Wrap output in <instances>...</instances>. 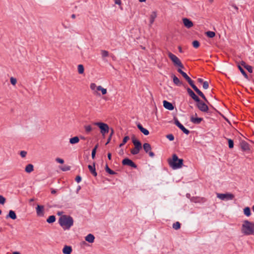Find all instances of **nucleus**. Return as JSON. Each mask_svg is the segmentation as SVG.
Returning a JSON list of instances; mask_svg holds the SVG:
<instances>
[{
  "label": "nucleus",
  "instance_id": "obj_1",
  "mask_svg": "<svg viewBox=\"0 0 254 254\" xmlns=\"http://www.w3.org/2000/svg\"><path fill=\"white\" fill-rule=\"evenodd\" d=\"M241 232L246 236L254 234V223L248 220H244L242 225Z\"/></svg>",
  "mask_w": 254,
  "mask_h": 254
},
{
  "label": "nucleus",
  "instance_id": "obj_2",
  "mask_svg": "<svg viewBox=\"0 0 254 254\" xmlns=\"http://www.w3.org/2000/svg\"><path fill=\"white\" fill-rule=\"evenodd\" d=\"M59 223L64 230H68L73 225V219L70 216L64 215L59 218Z\"/></svg>",
  "mask_w": 254,
  "mask_h": 254
},
{
  "label": "nucleus",
  "instance_id": "obj_3",
  "mask_svg": "<svg viewBox=\"0 0 254 254\" xmlns=\"http://www.w3.org/2000/svg\"><path fill=\"white\" fill-rule=\"evenodd\" d=\"M169 166L173 169H178L181 168L183 166L184 160L182 159H179L176 154H173L172 158L168 159Z\"/></svg>",
  "mask_w": 254,
  "mask_h": 254
},
{
  "label": "nucleus",
  "instance_id": "obj_4",
  "mask_svg": "<svg viewBox=\"0 0 254 254\" xmlns=\"http://www.w3.org/2000/svg\"><path fill=\"white\" fill-rule=\"evenodd\" d=\"M168 56L169 58L171 60L174 64L176 66L179 67L180 68H184V66L182 64L180 60L175 55L173 54L171 52L168 53Z\"/></svg>",
  "mask_w": 254,
  "mask_h": 254
},
{
  "label": "nucleus",
  "instance_id": "obj_5",
  "mask_svg": "<svg viewBox=\"0 0 254 254\" xmlns=\"http://www.w3.org/2000/svg\"><path fill=\"white\" fill-rule=\"evenodd\" d=\"M90 88L93 91V94H98L97 91H101L102 95H105L107 92L106 88H103L101 85L97 86L96 84L94 83L90 84Z\"/></svg>",
  "mask_w": 254,
  "mask_h": 254
},
{
  "label": "nucleus",
  "instance_id": "obj_6",
  "mask_svg": "<svg viewBox=\"0 0 254 254\" xmlns=\"http://www.w3.org/2000/svg\"><path fill=\"white\" fill-rule=\"evenodd\" d=\"M95 125L100 128L101 129V133L103 135H105V134L108 133L109 131V127L106 124L98 122L95 123Z\"/></svg>",
  "mask_w": 254,
  "mask_h": 254
},
{
  "label": "nucleus",
  "instance_id": "obj_7",
  "mask_svg": "<svg viewBox=\"0 0 254 254\" xmlns=\"http://www.w3.org/2000/svg\"><path fill=\"white\" fill-rule=\"evenodd\" d=\"M189 84L191 86V87L193 89V90L197 93V94L200 96L208 104V101L206 99L205 96L203 94V93L198 89V88L194 84L193 81L191 80Z\"/></svg>",
  "mask_w": 254,
  "mask_h": 254
},
{
  "label": "nucleus",
  "instance_id": "obj_8",
  "mask_svg": "<svg viewBox=\"0 0 254 254\" xmlns=\"http://www.w3.org/2000/svg\"><path fill=\"white\" fill-rule=\"evenodd\" d=\"M197 102L196 107L201 112L207 113L208 111V106L202 101L199 100V101H196Z\"/></svg>",
  "mask_w": 254,
  "mask_h": 254
},
{
  "label": "nucleus",
  "instance_id": "obj_9",
  "mask_svg": "<svg viewBox=\"0 0 254 254\" xmlns=\"http://www.w3.org/2000/svg\"><path fill=\"white\" fill-rule=\"evenodd\" d=\"M218 198L222 200H232L234 198V195L232 193H217Z\"/></svg>",
  "mask_w": 254,
  "mask_h": 254
},
{
  "label": "nucleus",
  "instance_id": "obj_10",
  "mask_svg": "<svg viewBox=\"0 0 254 254\" xmlns=\"http://www.w3.org/2000/svg\"><path fill=\"white\" fill-rule=\"evenodd\" d=\"M143 147L145 152L149 154L150 157H153L154 156V153L151 151V147L150 144L145 143L143 145Z\"/></svg>",
  "mask_w": 254,
  "mask_h": 254
},
{
  "label": "nucleus",
  "instance_id": "obj_11",
  "mask_svg": "<svg viewBox=\"0 0 254 254\" xmlns=\"http://www.w3.org/2000/svg\"><path fill=\"white\" fill-rule=\"evenodd\" d=\"M182 21L184 26L187 28H190L193 26V22L187 18H183Z\"/></svg>",
  "mask_w": 254,
  "mask_h": 254
},
{
  "label": "nucleus",
  "instance_id": "obj_12",
  "mask_svg": "<svg viewBox=\"0 0 254 254\" xmlns=\"http://www.w3.org/2000/svg\"><path fill=\"white\" fill-rule=\"evenodd\" d=\"M37 215L38 216H43L44 215V207L43 205H38L36 208Z\"/></svg>",
  "mask_w": 254,
  "mask_h": 254
},
{
  "label": "nucleus",
  "instance_id": "obj_13",
  "mask_svg": "<svg viewBox=\"0 0 254 254\" xmlns=\"http://www.w3.org/2000/svg\"><path fill=\"white\" fill-rule=\"evenodd\" d=\"M127 142V136L124 137L123 142L119 145V150L118 151V154L119 155L122 156L124 154V150L122 148V147Z\"/></svg>",
  "mask_w": 254,
  "mask_h": 254
},
{
  "label": "nucleus",
  "instance_id": "obj_14",
  "mask_svg": "<svg viewBox=\"0 0 254 254\" xmlns=\"http://www.w3.org/2000/svg\"><path fill=\"white\" fill-rule=\"evenodd\" d=\"M187 91L189 95L195 101H199V98L195 94L193 91L190 88L187 89Z\"/></svg>",
  "mask_w": 254,
  "mask_h": 254
},
{
  "label": "nucleus",
  "instance_id": "obj_15",
  "mask_svg": "<svg viewBox=\"0 0 254 254\" xmlns=\"http://www.w3.org/2000/svg\"><path fill=\"white\" fill-rule=\"evenodd\" d=\"M131 139L132 143L134 145V148H136V149L139 148L141 149L142 147L141 142L139 140L136 139L134 136L132 137Z\"/></svg>",
  "mask_w": 254,
  "mask_h": 254
},
{
  "label": "nucleus",
  "instance_id": "obj_16",
  "mask_svg": "<svg viewBox=\"0 0 254 254\" xmlns=\"http://www.w3.org/2000/svg\"><path fill=\"white\" fill-rule=\"evenodd\" d=\"M157 14L156 11H152L149 16V25H151L154 23L155 18L157 17Z\"/></svg>",
  "mask_w": 254,
  "mask_h": 254
},
{
  "label": "nucleus",
  "instance_id": "obj_17",
  "mask_svg": "<svg viewBox=\"0 0 254 254\" xmlns=\"http://www.w3.org/2000/svg\"><path fill=\"white\" fill-rule=\"evenodd\" d=\"M182 68H179L178 69V71L182 74V75L185 78L186 80L189 83L192 80L190 79V78L187 74L186 73L184 72L182 70Z\"/></svg>",
  "mask_w": 254,
  "mask_h": 254
},
{
  "label": "nucleus",
  "instance_id": "obj_18",
  "mask_svg": "<svg viewBox=\"0 0 254 254\" xmlns=\"http://www.w3.org/2000/svg\"><path fill=\"white\" fill-rule=\"evenodd\" d=\"M163 106L166 109L169 110L171 111L174 109V106L172 104L166 100L163 101Z\"/></svg>",
  "mask_w": 254,
  "mask_h": 254
},
{
  "label": "nucleus",
  "instance_id": "obj_19",
  "mask_svg": "<svg viewBox=\"0 0 254 254\" xmlns=\"http://www.w3.org/2000/svg\"><path fill=\"white\" fill-rule=\"evenodd\" d=\"M88 168L90 172V173L94 176L96 177L97 175V174L96 172L95 164L94 163L93 165H89L88 166Z\"/></svg>",
  "mask_w": 254,
  "mask_h": 254
},
{
  "label": "nucleus",
  "instance_id": "obj_20",
  "mask_svg": "<svg viewBox=\"0 0 254 254\" xmlns=\"http://www.w3.org/2000/svg\"><path fill=\"white\" fill-rule=\"evenodd\" d=\"M72 248L70 246H65L63 249V253L64 254H71Z\"/></svg>",
  "mask_w": 254,
  "mask_h": 254
},
{
  "label": "nucleus",
  "instance_id": "obj_21",
  "mask_svg": "<svg viewBox=\"0 0 254 254\" xmlns=\"http://www.w3.org/2000/svg\"><path fill=\"white\" fill-rule=\"evenodd\" d=\"M85 239L87 242L92 243L94 241L95 237L93 235L89 234L85 237Z\"/></svg>",
  "mask_w": 254,
  "mask_h": 254
},
{
  "label": "nucleus",
  "instance_id": "obj_22",
  "mask_svg": "<svg viewBox=\"0 0 254 254\" xmlns=\"http://www.w3.org/2000/svg\"><path fill=\"white\" fill-rule=\"evenodd\" d=\"M190 120L193 124H199L202 121V118H194L193 116H191L190 117Z\"/></svg>",
  "mask_w": 254,
  "mask_h": 254
},
{
  "label": "nucleus",
  "instance_id": "obj_23",
  "mask_svg": "<svg viewBox=\"0 0 254 254\" xmlns=\"http://www.w3.org/2000/svg\"><path fill=\"white\" fill-rule=\"evenodd\" d=\"M137 127L139 129L140 131L142 133H143L144 135H147L149 134V131L147 129H146L144 128V127H143L140 124H138L137 125Z\"/></svg>",
  "mask_w": 254,
  "mask_h": 254
},
{
  "label": "nucleus",
  "instance_id": "obj_24",
  "mask_svg": "<svg viewBox=\"0 0 254 254\" xmlns=\"http://www.w3.org/2000/svg\"><path fill=\"white\" fill-rule=\"evenodd\" d=\"M8 217L11 218L13 220L16 219V215L14 211L11 210L9 211L8 214L6 216V218Z\"/></svg>",
  "mask_w": 254,
  "mask_h": 254
},
{
  "label": "nucleus",
  "instance_id": "obj_25",
  "mask_svg": "<svg viewBox=\"0 0 254 254\" xmlns=\"http://www.w3.org/2000/svg\"><path fill=\"white\" fill-rule=\"evenodd\" d=\"M79 138L78 136H74L69 139V143L71 144H74L78 143Z\"/></svg>",
  "mask_w": 254,
  "mask_h": 254
},
{
  "label": "nucleus",
  "instance_id": "obj_26",
  "mask_svg": "<svg viewBox=\"0 0 254 254\" xmlns=\"http://www.w3.org/2000/svg\"><path fill=\"white\" fill-rule=\"evenodd\" d=\"M25 170L28 173L32 172L34 170L33 165L31 164L27 165L25 167Z\"/></svg>",
  "mask_w": 254,
  "mask_h": 254
},
{
  "label": "nucleus",
  "instance_id": "obj_27",
  "mask_svg": "<svg viewBox=\"0 0 254 254\" xmlns=\"http://www.w3.org/2000/svg\"><path fill=\"white\" fill-rule=\"evenodd\" d=\"M173 79L174 83L178 85L181 86L182 85V82L180 81L179 79L175 75H173Z\"/></svg>",
  "mask_w": 254,
  "mask_h": 254
},
{
  "label": "nucleus",
  "instance_id": "obj_28",
  "mask_svg": "<svg viewBox=\"0 0 254 254\" xmlns=\"http://www.w3.org/2000/svg\"><path fill=\"white\" fill-rule=\"evenodd\" d=\"M241 147L243 150H248L249 149V144L246 142H241Z\"/></svg>",
  "mask_w": 254,
  "mask_h": 254
},
{
  "label": "nucleus",
  "instance_id": "obj_29",
  "mask_svg": "<svg viewBox=\"0 0 254 254\" xmlns=\"http://www.w3.org/2000/svg\"><path fill=\"white\" fill-rule=\"evenodd\" d=\"M244 213L247 216H250L251 214V209L250 207H246L244 209Z\"/></svg>",
  "mask_w": 254,
  "mask_h": 254
},
{
  "label": "nucleus",
  "instance_id": "obj_30",
  "mask_svg": "<svg viewBox=\"0 0 254 254\" xmlns=\"http://www.w3.org/2000/svg\"><path fill=\"white\" fill-rule=\"evenodd\" d=\"M78 72L79 74H81L84 73V68L82 64H79L77 66Z\"/></svg>",
  "mask_w": 254,
  "mask_h": 254
},
{
  "label": "nucleus",
  "instance_id": "obj_31",
  "mask_svg": "<svg viewBox=\"0 0 254 254\" xmlns=\"http://www.w3.org/2000/svg\"><path fill=\"white\" fill-rule=\"evenodd\" d=\"M56 221V217L54 215L50 216L47 219V222L49 223H52Z\"/></svg>",
  "mask_w": 254,
  "mask_h": 254
},
{
  "label": "nucleus",
  "instance_id": "obj_32",
  "mask_svg": "<svg viewBox=\"0 0 254 254\" xmlns=\"http://www.w3.org/2000/svg\"><path fill=\"white\" fill-rule=\"evenodd\" d=\"M238 67L240 70L241 72L243 74V75L246 78H248V75L245 70L243 69V68L241 67V65L238 64Z\"/></svg>",
  "mask_w": 254,
  "mask_h": 254
},
{
  "label": "nucleus",
  "instance_id": "obj_33",
  "mask_svg": "<svg viewBox=\"0 0 254 254\" xmlns=\"http://www.w3.org/2000/svg\"><path fill=\"white\" fill-rule=\"evenodd\" d=\"M205 34L206 36L209 38H213L215 35V32L210 31L206 32Z\"/></svg>",
  "mask_w": 254,
  "mask_h": 254
},
{
  "label": "nucleus",
  "instance_id": "obj_34",
  "mask_svg": "<svg viewBox=\"0 0 254 254\" xmlns=\"http://www.w3.org/2000/svg\"><path fill=\"white\" fill-rule=\"evenodd\" d=\"M105 170L107 172H108L109 174L111 175H114L116 174V173L114 171H113V170L109 168L107 165H106Z\"/></svg>",
  "mask_w": 254,
  "mask_h": 254
},
{
  "label": "nucleus",
  "instance_id": "obj_35",
  "mask_svg": "<svg viewBox=\"0 0 254 254\" xmlns=\"http://www.w3.org/2000/svg\"><path fill=\"white\" fill-rule=\"evenodd\" d=\"M181 224L179 222H176L173 225V228L175 230H178L180 228Z\"/></svg>",
  "mask_w": 254,
  "mask_h": 254
},
{
  "label": "nucleus",
  "instance_id": "obj_36",
  "mask_svg": "<svg viewBox=\"0 0 254 254\" xmlns=\"http://www.w3.org/2000/svg\"><path fill=\"white\" fill-rule=\"evenodd\" d=\"M179 128L186 134H188L190 133V131L188 129L186 128L183 125H182Z\"/></svg>",
  "mask_w": 254,
  "mask_h": 254
},
{
  "label": "nucleus",
  "instance_id": "obj_37",
  "mask_svg": "<svg viewBox=\"0 0 254 254\" xmlns=\"http://www.w3.org/2000/svg\"><path fill=\"white\" fill-rule=\"evenodd\" d=\"M10 83L12 85H15L16 83H17V79L13 77H11L10 78Z\"/></svg>",
  "mask_w": 254,
  "mask_h": 254
},
{
  "label": "nucleus",
  "instance_id": "obj_38",
  "mask_svg": "<svg viewBox=\"0 0 254 254\" xmlns=\"http://www.w3.org/2000/svg\"><path fill=\"white\" fill-rule=\"evenodd\" d=\"M140 150V149H139V148L136 149V148H134V149H131L130 151L132 154L135 155V154H138L139 153Z\"/></svg>",
  "mask_w": 254,
  "mask_h": 254
},
{
  "label": "nucleus",
  "instance_id": "obj_39",
  "mask_svg": "<svg viewBox=\"0 0 254 254\" xmlns=\"http://www.w3.org/2000/svg\"><path fill=\"white\" fill-rule=\"evenodd\" d=\"M128 166H130L133 168H136V165L131 160L128 159Z\"/></svg>",
  "mask_w": 254,
  "mask_h": 254
},
{
  "label": "nucleus",
  "instance_id": "obj_40",
  "mask_svg": "<svg viewBox=\"0 0 254 254\" xmlns=\"http://www.w3.org/2000/svg\"><path fill=\"white\" fill-rule=\"evenodd\" d=\"M101 55H102V57H103V58L107 57L109 56V53L107 51L102 50L101 51Z\"/></svg>",
  "mask_w": 254,
  "mask_h": 254
},
{
  "label": "nucleus",
  "instance_id": "obj_41",
  "mask_svg": "<svg viewBox=\"0 0 254 254\" xmlns=\"http://www.w3.org/2000/svg\"><path fill=\"white\" fill-rule=\"evenodd\" d=\"M228 144H229V147L230 148H232L234 147V142L233 140L231 139H228Z\"/></svg>",
  "mask_w": 254,
  "mask_h": 254
},
{
  "label": "nucleus",
  "instance_id": "obj_42",
  "mask_svg": "<svg viewBox=\"0 0 254 254\" xmlns=\"http://www.w3.org/2000/svg\"><path fill=\"white\" fill-rule=\"evenodd\" d=\"M192 45L194 48H197L199 46V43L198 41L195 40L192 42Z\"/></svg>",
  "mask_w": 254,
  "mask_h": 254
},
{
  "label": "nucleus",
  "instance_id": "obj_43",
  "mask_svg": "<svg viewBox=\"0 0 254 254\" xmlns=\"http://www.w3.org/2000/svg\"><path fill=\"white\" fill-rule=\"evenodd\" d=\"M85 129L86 132L88 133L92 130V127L90 126H85Z\"/></svg>",
  "mask_w": 254,
  "mask_h": 254
},
{
  "label": "nucleus",
  "instance_id": "obj_44",
  "mask_svg": "<svg viewBox=\"0 0 254 254\" xmlns=\"http://www.w3.org/2000/svg\"><path fill=\"white\" fill-rule=\"evenodd\" d=\"M114 1H115V3L116 4H118L120 6V8L122 9V1H121V0H114Z\"/></svg>",
  "mask_w": 254,
  "mask_h": 254
},
{
  "label": "nucleus",
  "instance_id": "obj_45",
  "mask_svg": "<svg viewBox=\"0 0 254 254\" xmlns=\"http://www.w3.org/2000/svg\"><path fill=\"white\" fill-rule=\"evenodd\" d=\"M5 202V198L2 196L0 195V204H3Z\"/></svg>",
  "mask_w": 254,
  "mask_h": 254
},
{
  "label": "nucleus",
  "instance_id": "obj_46",
  "mask_svg": "<svg viewBox=\"0 0 254 254\" xmlns=\"http://www.w3.org/2000/svg\"><path fill=\"white\" fill-rule=\"evenodd\" d=\"M175 124L179 127L182 126V124L180 123L178 120L176 118L175 119Z\"/></svg>",
  "mask_w": 254,
  "mask_h": 254
},
{
  "label": "nucleus",
  "instance_id": "obj_47",
  "mask_svg": "<svg viewBox=\"0 0 254 254\" xmlns=\"http://www.w3.org/2000/svg\"><path fill=\"white\" fill-rule=\"evenodd\" d=\"M203 88L204 89H207L209 87V84L207 81H204L203 82Z\"/></svg>",
  "mask_w": 254,
  "mask_h": 254
},
{
  "label": "nucleus",
  "instance_id": "obj_48",
  "mask_svg": "<svg viewBox=\"0 0 254 254\" xmlns=\"http://www.w3.org/2000/svg\"><path fill=\"white\" fill-rule=\"evenodd\" d=\"M166 137L170 141H173L174 139V137L172 134H168Z\"/></svg>",
  "mask_w": 254,
  "mask_h": 254
},
{
  "label": "nucleus",
  "instance_id": "obj_49",
  "mask_svg": "<svg viewBox=\"0 0 254 254\" xmlns=\"http://www.w3.org/2000/svg\"><path fill=\"white\" fill-rule=\"evenodd\" d=\"M245 68L247 69L248 71L250 73H252L253 72V68L251 66L247 65V66H246Z\"/></svg>",
  "mask_w": 254,
  "mask_h": 254
},
{
  "label": "nucleus",
  "instance_id": "obj_50",
  "mask_svg": "<svg viewBox=\"0 0 254 254\" xmlns=\"http://www.w3.org/2000/svg\"><path fill=\"white\" fill-rule=\"evenodd\" d=\"M113 133H114V130H113V129H112L111 132L110 133V136L109 137V138L108 139L107 142L106 143V145H107L110 142V141L111 139L112 135L113 134Z\"/></svg>",
  "mask_w": 254,
  "mask_h": 254
},
{
  "label": "nucleus",
  "instance_id": "obj_51",
  "mask_svg": "<svg viewBox=\"0 0 254 254\" xmlns=\"http://www.w3.org/2000/svg\"><path fill=\"white\" fill-rule=\"evenodd\" d=\"M56 161L60 164H63L64 163V160L63 159L60 158H57L56 159Z\"/></svg>",
  "mask_w": 254,
  "mask_h": 254
},
{
  "label": "nucleus",
  "instance_id": "obj_52",
  "mask_svg": "<svg viewBox=\"0 0 254 254\" xmlns=\"http://www.w3.org/2000/svg\"><path fill=\"white\" fill-rule=\"evenodd\" d=\"M20 154L22 157H25L27 154V152L25 151H20Z\"/></svg>",
  "mask_w": 254,
  "mask_h": 254
},
{
  "label": "nucleus",
  "instance_id": "obj_53",
  "mask_svg": "<svg viewBox=\"0 0 254 254\" xmlns=\"http://www.w3.org/2000/svg\"><path fill=\"white\" fill-rule=\"evenodd\" d=\"M96 152V150H95V149L92 150L91 156H92V158L93 159L95 158Z\"/></svg>",
  "mask_w": 254,
  "mask_h": 254
},
{
  "label": "nucleus",
  "instance_id": "obj_54",
  "mask_svg": "<svg viewBox=\"0 0 254 254\" xmlns=\"http://www.w3.org/2000/svg\"><path fill=\"white\" fill-rule=\"evenodd\" d=\"M70 167L69 166H65L64 167L61 168V169L63 171H68L70 170Z\"/></svg>",
  "mask_w": 254,
  "mask_h": 254
},
{
  "label": "nucleus",
  "instance_id": "obj_55",
  "mask_svg": "<svg viewBox=\"0 0 254 254\" xmlns=\"http://www.w3.org/2000/svg\"><path fill=\"white\" fill-rule=\"evenodd\" d=\"M81 180V178L79 176H77L75 178V181L78 183Z\"/></svg>",
  "mask_w": 254,
  "mask_h": 254
},
{
  "label": "nucleus",
  "instance_id": "obj_56",
  "mask_svg": "<svg viewBox=\"0 0 254 254\" xmlns=\"http://www.w3.org/2000/svg\"><path fill=\"white\" fill-rule=\"evenodd\" d=\"M124 165H127V158H125L122 161Z\"/></svg>",
  "mask_w": 254,
  "mask_h": 254
},
{
  "label": "nucleus",
  "instance_id": "obj_57",
  "mask_svg": "<svg viewBox=\"0 0 254 254\" xmlns=\"http://www.w3.org/2000/svg\"><path fill=\"white\" fill-rule=\"evenodd\" d=\"M241 65L243 66L244 67H245L246 66H247L248 64H247L245 62L242 61L241 62Z\"/></svg>",
  "mask_w": 254,
  "mask_h": 254
},
{
  "label": "nucleus",
  "instance_id": "obj_58",
  "mask_svg": "<svg viewBox=\"0 0 254 254\" xmlns=\"http://www.w3.org/2000/svg\"><path fill=\"white\" fill-rule=\"evenodd\" d=\"M197 81H198V82H199V83H203V82H204V81H203V79H201V78H198V79H197Z\"/></svg>",
  "mask_w": 254,
  "mask_h": 254
},
{
  "label": "nucleus",
  "instance_id": "obj_59",
  "mask_svg": "<svg viewBox=\"0 0 254 254\" xmlns=\"http://www.w3.org/2000/svg\"><path fill=\"white\" fill-rule=\"evenodd\" d=\"M108 158L109 160L111 159V154L110 153L108 154Z\"/></svg>",
  "mask_w": 254,
  "mask_h": 254
},
{
  "label": "nucleus",
  "instance_id": "obj_60",
  "mask_svg": "<svg viewBox=\"0 0 254 254\" xmlns=\"http://www.w3.org/2000/svg\"><path fill=\"white\" fill-rule=\"evenodd\" d=\"M56 192H57V191L55 190H54V189L52 190V191H51V193L52 194H55V193H56Z\"/></svg>",
  "mask_w": 254,
  "mask_h": 254
},
{
  "label": "nucleus",
  "instance_id": "obj_61",
  "mask_svg": "<svg viewBox=\"0 0 254 254\" xmlns=\"http://www.w3.org/2000/svg\"><path fill=\"white\" fill-rule=\"evenodd\" d=\"M98 144H96V145L95 146L94 148L93 149H95V150H97V148H98Z\"/></svg>",
  "mask_w": 254,
  "mask_h": 254
},
{
  "label": "nucleus",
  "instance_id": "obj_62",
  "mask_svg": "<svg viewBox=\"0 0 254 254\" xmlns=\"http://www.w3.org/2000/svg\"><path fill=\"white\" fill-rule=\"evenodd\" d=\"M233 7L237 10L238 9V7L236 5H233Z\"/></svg>",
  "mask_w": 254,
  "mask_h": 254
},
{
  "label": "nucleus",
  "instance_id": "obj_63",
  "mask_svg": "<svg viewBox=\"0 0 254 254\" xmlns=\"http://www.w3.org/2000/svg\"><path fill=\"white\" fill-rule=\"evenodd\" d=\"M76 16L74 14H73L71 15V18L73 19H74L75 18Z\"/></svg>",
  "mask_w": 254,
  "mask_h": 254
},
{
  "label": "nucleus",
  "instance_id": "obj_64",
  "mask_svg": "<svg viewBox=\"0 0 254 254\" xmlns=\"http://www.w3.org/2000/svg\"><path fill=\"white\" fill-rule=\"evenodd\" d=\"M12 254H20V253L18 252H14L12 253Z\"/></svg>",
  "mask_w": 254,
  "mask_h": 254
}]
</instances>
